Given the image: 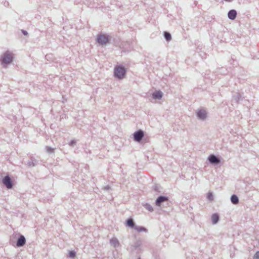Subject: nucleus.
I'll return each mask as SVG.
<instances>
[{"mask_svg":"<svg viewBox=\"0 0 259 259\" xmlns=\"http://www.w3.org/2000/svg\"><path fill=\"white\" fill-rule=\"evenodd\" d=\"M125 74V69L120 66H117L114 69V74L119 79H122L124 77Z\"/></svg>","mask_w":259,"mask_h":259,"instance_id":"1","label":"nucleus"},{"mask_svg":"<svg viewBox=\"0 0 259 259\" xmlns=\"http://www.w3.org/2000/svg\"><path fill=\"white\" fill-rule=\"evenodd\" d=\"M12 60L13 55L9 52H6L2 57L1 61L2 64H9L12 62Z\"/></svg>","mask_w":259,"mask_h":259,"instance_id":"2","label":"nucleus"},{"mask_svg":"<svg viewBox=\"0 0 259 259\" xmlns=\"http://www.w3.org/2000/svg\"><path fill=\"white\" fill-rule=\"evenodd\" d=\"M97 39L98 42L102 45H106L109 40L108 36L105 34L99 35Z\"/></svg>","mask_w":259,"mask_h":259,"instance_id":"3","label":"nucleus"},{"mask_svg":"<svg viewBox=\"0 0 259 259\" xmlns=\"http://www.w3.org/2000/svg\"><path fill=\"white\" fill-rule=\"evenodd\" d=\"M144 136L143 132L140 130L135 132L134 134V140L136 141L140 142Z\"/></svg>","mask_w":259,"mask_h":259,"instance_id":"4","label":"nucleus"},{"mask_svg":"<svg viewBox=\"0 0 259 259\" xmlns=\"http://www.w3.org/2000/svg\"><path fill=\"white\" fill-rule=\"evenodd\" d=\"M3 183L8 189H11L12 188V184L11 179L9 176H6L3 179Z\"/></svg>","mask_w":259,"mask_h":259,"instance_id":"5","label":"nucleus"},{"mask_svg":"<svg viewBox=\"0 0 259 259\" xmlns=\"http://www.w3.org/2000/svg\"><path fill=\"white\" fill-rule=\"evenodd\" d=\"M25 242L26 240L25 237L23 236H21L17 241V246H22L25 244Z\"/></svg>","mask_w":259,"mask_h":259,"instance_id":"6","label":"nucleus"},{"mask_svg":"<svg viewBox=\"0 0 259 259\" xmlns=\"http://www.w3.org/2000/svg\"><path fill=\"white\" fill-rule=\"evenodd\" d=\"M197 116L199 118L202 119L205 118L206 117V112L205 110H200L198 111L197 112Z\"/></svg>","mask_w":259,"mask_h":259,"instance_id":"7","label":"nucleus"},{"mask_svg":"<svg viewBox=\"0 0 259 259\" xmlns=\"http://www.w3.org/2000/svg\"><path fill=\"white\" fill-rule=\"evenodd\" d=\"M208 160L211 163H218L220 162L219 159L213 155H210Z\"/></svg>","mask_w":259,"mask_h":259,"instance_id":"8","label":"nucleus"},{"mask_svg":"<svg viewBox=\"0 0 259 259\" xmlns=\"http://www.w3.org/2000/svg\"><path fill=\"white\" fill-rule=\"evenodd\" d=\"M236 14H237V13H236V11L234 10H232L229 12L228 15V17L230 19L234 20L235 19V18L236 17Z\"/></svg>","mask_w":259,"mask_h":259,"instance_id":"9","label":"nucleus"},{"mask_svg":"<svg viewBox=\"0 0 259 259\" xmlns=\"http://www.w3.org/2000/svg\"><path fill=\"white\" fill-rule=\"evenodd\" d=\"M167 200L166 198L163 197V196H160L159 197L156 201V204L157 206H160L161 203Z\"/></svg>","mask_w":259,"mask_h":259,"instance_id":"10","label":"nucleus"},{"mask_svg":"<svg viewBox=\"0 0 259 259\" xmlns=\"http://www.w3.org/2000/svg\"><path fill=\"white\" fill-rule=\"evenodd\" d=\"M162 96V93L160 91H156L153 94L154 99H160Z\"/></svg>","mask_w":259,"mask_h":259,"instance_id":"11","label":"nucleus"},{"mask_svg":"<svg viewBox=\"0 0 259 259\" xmlns=\"http://www.w3.org/2000/svg\"><path fill=\"white\" fill-rule=\"evenodd\" d=\"M110 243L111 245L114 247L118 246L119 244L118 240L116 238H112L110 240Z\"/></svg>","mask_w":259,"mask_h":259,"instance_id":"12","label":"nucleus"},{"mask_svg":"<svg viewBox=\"0 0 259 259\" xmlns=\"http://www.w3.org/2000/svg\"><path fill=\"white\" fill-rule=\"evenodd\" d=\"M219 216L217 214H213L211 217V220L213 224H216L219 221Z\"/></svg>","mask_w":259,"mask_h":259,"instance_id":"13","label":"nucleus"},{"mask_svg":"<svg viewBox=\"0 0 259 259\" xmlns=\"http://www.w3.org/2000/svg\"><path fill=\"white\" fill-rule=\"evenodd\" d=\"M231 201L233 204H236L238 203V198L235 195H233L231 197Z\"/></svg>","mask_w":259,"mask_h":259,"instance_id":"14","label":"nucleus"},{"mask_svg":"<svg viewBox=\"0 0 259 259\" xmlns=\"http://www.w3.org/2000/svg\"><path fill=\"white\" fill-rule=\"evenodd\" d=\"M126 225L131 227H134V223L132 219H128L126 222Z\"/></svg>","mask_w":259,"mask_h":259,"instance_id":"15","label":"nucleus"},{"mask_svg":"<svg viewBox=\"0 0 259 259\" xmlns=\"http://www.w3.org/2000/svg\"><path fill=\"white\" fill-rule=\"evenodd\" d=\"M134 229L137 230L138 232H142V231H146V229L143 227H138L136 226L134 227Z\"/></svg>","mask_w":259,"mask_h":259,"instance_id":"16","label":"nucleus"},{"mask_svg":"<svg viewBox=\"0 0 259 259\" xmlns=\"http://www.w3.org/2000/svg\"><path fill=\"white\" fill-rule=\"evenodd\" d=\"M207 198L210 201H212L213 200V194L211 192H209L207 194Z\"/></svg>","mask_w":259,"mask_h":259,"instance_id":"17","label":"nucleus"},{"mask_svg":"<svg viewBox=\"0 0 259 259\" xmlns=\"http://www.w3.org/2000/svg\"><path fill=\"white\" fill-rule=\"evenodd\" d=\"M164 37L167 41H169L171 38L170 34L167 32H164Z\"/></svg>","mask_w":259,"mask_h":259,"instance_id":"18","label":"nucleus"},{"mask_svg":"<svg viewBox=\"0 0 259 259\" xmlns=\"http://www.w3.org/2000/svg\"><path fill=\"white\" fill-rule=\"evenodd\" d=\"M69 254L70 257H74L75 256V252L74 251H70L69 252Z\"/></svg>","mask_w":259,"mask_h":259,"instance_id":"19","label":"nucleus"},{"mask_svg":"<svg viewBox=\"0 0 259 259\" xmlns=\"http://www.w3.org/2000/svg\"><path fill=\"white\" fill-rule=\"evenodd\" d=\"M253 259H259V251L256 252L254 255Z\"/></svg>","mask_w":259,"mask_h":259,"instance_id":"20","label":"nucleus"},{"mask_svg":"<svg viewBox=\"0 0 259 259\" xmlns=\"http://www.w3.org/2000/svg\"><path fill=\"white\" fill-rule=\"evenodd\" d=\"M47 151H48L49 152H53L54 149H52V148H47Z\"/></svg>","mask_w":259,"mask_h":259,"instance_id":"21","label":"nucleus"},{"mask_svg":"<svg viewBox=\"0 0 259 259\" xmlns=\"http://www.w3.org/2000/svg\"><path fill=\"white\" fill-rule=\"evenodd\" d=\"M23 32L25 35L27 34V33L26 32H25V31H23Z\"/></svg>","mask_w":259,"mask_h":259,"instance_id":"22","label":"nucleus"}]
</instances>
